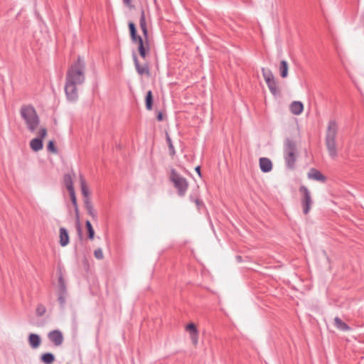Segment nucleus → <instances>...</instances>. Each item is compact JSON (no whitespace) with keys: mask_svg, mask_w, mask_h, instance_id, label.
<instances>
[{"mask_svg":"<svg viewBox=\"0 0 364 364\" xmlns=\"http://www.w3.org/2000/svg\"><path fill=\"white\" fill-rule=\"evenodd\" d=\"M85 63L84 59L78 56L77 60L68 68L65 81L74 84L82 85L85 80Z\"/></svg>","mask_w":364,"mask_h":364,"instance_id":"nucleus-1","label":"nucleus"},{"mask_svg":"<svg viewBox=\"0 0 364 364\" xmlns=\"http://www.w3.org/2000/svg\"><path fill=\"white\" fill-rule=\"evenodd\" d=\"M20 114L27 129L31 132H34L40 124V119L35 108L31 105H23L21 107Z\"/></svg>","mask_w":364,"mask_h":364,"instance_id":"nucleus-2","label":"nucleus"},{"mask_svg":"<svg viewBox=\"0 0 364 364\" xmlns=\"http://www.w3.org/2000/svg\"><path fill=\"white\" fill-rule=\"evenodd\" d=\"M337 132L338 127L336 122L333 120H331L328 122L326 134V146L328 155L332 159H335L338 156L336 142Z\"/></svg>","mask_w":364,"mask_h":364,"instance_id":"nucleus-3","label":"nucleus"},{"mask_svg":"<svg viewBox=\"0 0 364 364\" xmlns=\"http://www.w3.org/2000/svg\"><path fill=\"white\" fill-rule=\"evenodd\" d=\"M296 142L289 138H287L284 143V157L287 166L293 169L296 160Z\"/></svg>","mask_w":364,"mask_h":364,"instance_id":"nucleus-4","label":"nucleus"},{"mask_svg":"<svg viewBox=\"0 0 364 364\" xmlns=\"http://www.w3.org/2000/svg\"><path fill=\"white\" fill-rule=\"evenodd\" d=\"M171 180L174 184V187L178 191L180 196H184L188 187L187 180L178 174L175 170L171 171Z\"/></svg>","mask_w":364,"mask_h":364,"instance_id":"nucleus-5","label":"nucleus"},{"mask_svg":"<svg viewBox=\"0 0 364 364\" xmlns=\"http://www.w3.org/2000/svg\"><path fill=\"white\" fill-rule=\"evenodd\" d=\"M299 193L302 195L301 202L303 207V213L306 215L309 213L311 205L313 203L309 190L305 186H301L299 189Z\"/></svg>","mask_w":364,"mask_h":364,"instance_id":"nucleus-6","label":"nucleus"},{"mask_svg":"<svg viewBox=\"0 0 364 364\" xmlns=\"http://www.w3.org/2000/svg\"><path fill=\"white\" fill-rule=\"evenodd\" d=\"M78 85H77V84H74V83H71V82L65 81V92L67 99L69 101L75 102L77 100L78 93H77V87Z\"/></svg>","mask_w":364,"mask_h":364,"instance_id":"nucleus-7","label":"nucleus"},{"mask_svg":"<svg viewBox=\"0 0 364 364\" xmlns=\"http://www.w3.org/2000/svg\"><path fill=\"white\" fill-rule=\"evenodd\" d=\"M132 58L134 63L135 68L138 74H139L140 75H146L149 76L150 75L149 64L147 63H145L143 65H140L136 54L135 53H133Z\"/></svg>","mask_w":364,"mask_h":364,"instance_id":"nucleus-8","label":"nucleus"},{"mask_svg":"<svg viewBox=\"0 0 364 364\" xmlns=\"http://www.w3.org/2000/svg\"><path fill=\"white\" fill-rule=\"evenodd\" d=\"M48 338L55 346H59L63 342V335L60 330H53L48 334Z\"/></svg>","mask_w":364,"mask_h":364,"instance_id":"nucleus-9","label":"nucleus"},{"mask_svg":"<svg viewBox=\"0 0 364 364\" xmlns=\"http://www.w3.org/2000/svg\"><path fill=\"white\" fill-rule=\"evenodd\" d=\"M308 178L322 183H325L326 181V177L322 174L321 171L314 168H311L309 171Z\"/></svg>","mask_w":364,"mask_h":364,"instance_id":"nucleus-10","label":"nucleus"},{"mask_svg":"<svg viewBox=\"0 0 364 364\" xmlns=\"http://www.w3.org/2000/svg\"><path fill=\"white\" fill-rule=\"evenodd\" d=\"M59 234L60 245L62 247H65L70 242V237L67 229L63 227L60 228Z\"/></svg>","mask_w":364,"mask_h":364,"instance_id":"nucleus-11","label":"nucleus"},{"mask_svg":"<svg viewBox=\"0 0 364 364\" xmlns=\"http://www.w3.org/2000/svg\"><path fill=\"white\" fill-rule=\"evenodd\" d=\"M259 167L263 173H268L272 169V163L269 159L262 157L259 159Z\"/></svg>","mask_w":364,"mask_h":364,"instance_id":"nucleus-12","label":"nucleus"},{"mask_svg":"<svg viewBox=\"0 0 364 364\" xmlns=\"http://www.w3.org/2000/svg\"><path fill=\"white\" fill-rule=\"evenodd\" d=\"M41 343V338L38 334L32 333L28 335V343L32 348H38L40 346Z\"/></svg>","mask_w":364,"mask_h":364,"instance_id":"nucleus-13","label":"nucleus"},{"mask_svg":"<svg viewBox=\"0 0 364 364\" xmlns=\"http://www.w3.org/2000/svg\"><path fill=\"white\" fill-rule=\"evenodd\" d=\"M304 109L303 104L299 101H294L290 105V111L295 115L300 114Z\"/></svg>","mask_w":364,"mask_h":364,"instance_id":"nucleus-14","label":"nucleus"},{"mask_svg":"<svg viewBox=\"0 0 364 364\" xmlns=\"http://www.w3.org/2000/svg\"><path fill=\"white\" fill-rule=\"evenodd\" d=\"M139 25H140V28H141V30L143 33L144 38H147L148 29H147V26H146V18H145V14H144V10H141V11Z\"/></svg>","mask_w":364,"mask_h":364,"instance_id":"nucleus-15","label":"nucleus"},{"mask_svg":"<svg viewBox=\"0 0 364 364\" xmlns=\"http://www.w3.org/2000/svg\"><path fill=\"white\" fill-rule=\"evenodd\" d=\"M31 149L34 151H38L43 149V141L41 138H34L30 141Z\"/></svg>","mask_w":364,"mask_h":364,"instance_id":"nucleus-16","label":"nucleus"},{"mask_svg":"<svg viewBox=\"0 0 364 364\" xmlns=\"http://www.w3.org/2000/svg\"><path fill=\"white\" fill-rule=\"evenodd\" d=\"M262 73L267 85L275 79L272 72L268 68H262Z\"/></svg>","mask_w":364,"mask_h":364,"instance_id":"nucleus-17","label":"nucleus"},{"mask_svg":"<svg viewBox=\"0 0 364 364\" xmlns=\"http://www.w3.org/2000/svg\"><path fill=\"white\" fill-rule=\"evenodd\" d=\"M41 361L44 364H52L55 360V355L52 353H45L41 355Z\"/></svg>","mask_w":364,"mask_h":364,"instance_id":"nucleus-18","label":"nucleus"},{"mask_svg":"<svg viewBox=\"0 0 364 364\" xmlns=\"http://www.w3.org/2000/svg\"><path fill=\"white\" fill-rule=\"evenodd\" d=\"M334 325L338 329L342 331H348L350 329V328L339 317H336L334 318Z\"/></svg>","mask_w":364,"mask_h":364,"instance_id":"nucleus-19","label":"nucleus"},{"mask_svg":"<svg viewBox=\"0 0 364 364\" xmlns=\"http://www.w3.org/2000/svg\"><path fill=\"white\" fill-rule=\"evenodd\" d=\"M85 203V208L87 210L88 214L93 218L96 219L97 215L96 212L95 211L93 206L90 202V199H85L84 200Z\"/></svg>","mask_w":364,"mask_h":364,"instance_id":"nucleus-20","label":"nucleus"},{"mask_svg":"<svg viewBox=\"0 0 364 364\" xmlns=\"http://www.w3.org/2000/svg\"><path fill=\"white\" fill-rule=\"evenodd\" d=\"M63 182L68 189V193L75 191L73 178L70 174H65L63 177Z\"/></svg>","mask_w":364,"mask_h":364,"instance_id":"nucleus-21","label":"nucleus"},{"mask_svg":"<svg viewBox=\"0 0 364 364\" xmlns=\"http://www.w3.org/2000/svg\"><path fill=\"white\" fill-rule=\"evenodd\" d=\"M289 65L288 63L283 60L280 62L279 65V73L282 78H285L288 76Z\"/></svg>","mask_w":364,"mask_h":364,"instance_id":"nucleus-22","label":"nucleus"},{"mask_svg":"<svg viewBox=\"0 0 364 364\" xmlns=\"http://www.w3.org/2000/svg\"><path fill=\"white\" fill-rule=\"evenodd\" d=\"M267 87H268L270 92L274 96L279 95L280 90L278 87V82L275 79L273 81H272L269 84H268Z\"/></svg>","mask_w":364,"mask_h":364,"instance_id":"nucleus-23","label":"nucleus"},{"mask_svg":"<svg viewBox=\"0 0 364 364\" xmlns=\"http://www.w3.org/2000/svg\"><path fill=\"white\" fill-rule=\"evenodd\" d=\"M80 186H81V191L85 199H90L89 198V190L87 187L86 182L83 178L82 176H80Z\"/></svg>","mask_w":364,"mask_h":364,"instance_id":"nucleus-24","label":"nucleus"},{"mask_svg":"<svg viewBox=\"0 0 364 364\" xmlns=\"http://www.w3.org/2000/svg\"><path fill=\"white\" fill-rule=\"evenodd\" d=\"M146 108L148 110L152 109L153 107V95L151 90H149L146 93L145 98Z\"/></svg>","mask_w":364,"mask_h":364,"instance_id":"nucleus-25","label":"nucleus"},{"mask_svg":"<svg viewBox=\"0 0 364 364\" xmlns=\"http://www.w3.org/2000/svg\"><path fill=\"white\" fill-rule=\"evenodd\" d=\"M138 50H139L140 56L142 58L145 59L146 57L147 56V55L149 54V46L147 45V46L145 47L144 43H141V45L138 46Z\"/></svg>","mask_w":364,"mask_h":364,"instance_id":"nucleus-26","label":"nucleus"},{"mask_svg":"<svg viewBox=\"0 0 364 364\" xmlns=\"http://www.w3.org/2000/svg\"><path fill=\"white\" fill-rule=\"evenodd\" d=\"M69 194L70 196V200H71L72 204L73 205V206L75 208L76 216H77V218H78L79 217V210H78L77 198H76L75 191L69 192Z\"/></svg>","mask_w":364,"mask_h":364,"instance_id":"nucleus-27","label":"nucleus"},{"mask_svg":"<svg viewBox=\"0 0 364 364\" xmlns=\"http://www.w3.org/2000/svg\"><path fill=\"white\" fill-rule=\"evenodd\" d=\"M85 227L87 230V236L90 240H92L95 236V230L92 228L91 223L89 220L85 222Z\"/></svg>","mask_w":364,"mask_h":364,"instance_id":"nucleus-28","label":"nucleus"},{"mask_svg":"<svg viewBox=\"0 0 364 364\" xmlns=\"http://www.w3.org/2000/svg\"><path fill=\"white\" fill-rule=\"evenodd\" d=\"M166 141H167L168 146L169 154L171 156H174L176 154V151H175L174 146L173 145L171 139L169 136V135L167 134H166Z\"/></svg>","mask_w":364,"mask_h":364,"instance_id":"nucleus-29","label":"nucleus"},{"mask_svg":"<svg viewBox=\"0 0 364 364\" xmlns=\"http://www.w3.org/2000/svg\"><path fill=\"white\" fill-rule=\"evenodd\" d=\"M46 312V308L44 305L42 304H38L36 309V314L37 316H43Z\"/></svg>","mask_w":364,"mask_h":364,"instance_id":"nucleus-30","label":"nucleus"},{"mask_svg":"<svg viewBox=\"0 0 364 364\" xmlns=\"http://www.w3.org/2000/svg\"><path fill=\"white\" fill-rule=\"evenodd\" d=\"M58 286H59L58 292L67 293L65 284L64 279L62 276L59 277Z\"/></svg>","mask_w":364,"mask_h":364,"instance_id":"nucleus-31","label":"nucleus"},{"mask_svg":"<svg viewBox=\"0 0 364 364\" xmlns=\"http://www.w3.org/2000/svg\"><path fill=\"white\" fill-rule=\"evenodd\" d=\"M66 294L67 293H60L58 292V300L60 303V308L62 309H64L65 304V299H66Z\"/></svg>","mask_w":364,"mask_h":364,"instance_id":"nucleus-32","label":"nucleus"},{"mask_svg":"<svg viewBox=\"0 0 364 364\" xmlns=\"http://www.w3.org/2000/svg\"><path fill=\"white\" fill-rule=\"evenodd\" d=\"M130 37H131L132 42L134 43H138V46L141 45V43H144L143 38H141V36L137 35V33L134 34V35H132V36H130Z\"/></svg>","mask_w":364,"mask_h":364,"instance_id":"nucleus-33","label":"nucleus"},{"mask_svg":"<svg viewBox=\"0 0 364 364\" xmlns=\"http://www.w3.org/2000/svg\"><path fill=\"white\" fill-rule=\"evenodd\" d=\"M186 330L189 332L190 334H197L198 330L194 323H189L186 326Z\"/></svg>","mask_w":364,"mask_h":364,"instance_id":"nucleus-34","label":"nucleus"},{"mask_svg":"<svg viewBox=\"0 0 364 364\" xmlns=\"http://www.w3.org/2000/svg\"><path fill=\"white\" fill-rule=\"evenodd\" d=\"M47 149L50 152H53V153L57 152V149L55 146V143L52 140L48 141V145H47Z\"/></svg>","mask_w":364,"mask_h":364,"instance_id":"nucleus-35","label":"nucleus"},{"mask_svg":"<svg viewBox=\"0 0 364 364\" xmlns=\"http://www.w3.org/2000/svg\"><path fill=\"white\" fill-rule=\"evenodd\" d=\"M130 36L136 34V28L133 22H129L128 24Z\"/></svg>","mask_w":364,"mask_h":364,"instance_id":"nucleus-36","label":"nucleus"},{"mask_svg":"<svg viewBox=\"0 0 364 364\" xmlns=\"http://www.w3.org/2000/svg\"><path fill=\"white\" fill-rule=\"evenodd\" d=\"M94 255L97 259H102L104 257L102 250L101 248L95 250L94 252Z\"/></svg>","mask_w":364,"mask_h":364,"instance_id":"nucleus-37","label":"nucleus"},{"mask_svg":"<svg viewBox=\"0 0 364 364\" xmlns=\"http://www.w3.org/2000/svg\"><path fill=\"white\" fill-rule=\"evenodd\" d=\"M47 135V129L44 127L40 129L37 138H41L43 141V138Z\"/></svg>","mask_w":364,"mask_h":364,"instance_id":"nucleus-38","label":"nucleus"},{"mask_svg":"<svg viewBox=\"0 0 364 364\" xmlns=\"http://www.w3.org/2000/svg\"><path fill=\"white\" fill-rule=\"evenodd\" d=\"M191 341L193 344L196 345L198 343V333L197 334H190Z\"/></svg>","mask_w":364,"mask_h":364,"instance_id":"nucleus-39","label":"nucleus"},{"mask_svg":"<svg viewBox=\"0 0 364 364\" xmlns=\"http://www.w3.org/2000/svg\"><path fill=\"white\" fill-rule=\"evenodd\" d=\"M156 119L159 122L163 121L164 115H163V113L161 112H158L157 116H156Z\"/></svg>","mask_w":364,"mask_h":364,"instance_id":"nucleus-40","label":"nucleus"},{"mask_svg":"<svg viewBox=\"0 0 364 364\" xmlns=\"http://www.w3.org/2000/svg\"><path fill=\"white\" fill-rule=\"evenodd\" d=\"M194 202L196 203V204L197 205L198 207H199L200 205L203 204V202L198 198H196V200H194Z\"/></svg>","mask_w":364,"mask_h":364,"instance_id":"nucleus-41","label":"nucleus"},{"mask_svg":"<svg viewBox=\"0 0 364 364\" xmlns=\"http://www.w3.org/2000/svg\"><path fill=\"white\" fill-rule=\"evenodd\" d=\"M195 170H196V173L198 174V176H201L200 167L199 166H198L195 168Z\"/></svg>","mask_w":364,"mask_h":364,"instance_id":"nucleus-42","label":"nucleus"},{"mask_svg":"<svg viewBox=\"0 0 364 364\" xmlns=\"http://www.w3.org/2000/svg\"><path fill=\"white\" fill-rule=\"evenodd\" d=\"M123 1L127 6H131L132 0H123Z\"/></svg>","mask_w":364,"mask_h":364,"instance_id":"nucleus-43","label":"nucleus"},{"mask_svg":"<svg viewBox=\"0 0 364 364\" xmlns=\"http://www.w3.org/2000/svg\"><path fill=\"white\" fill-rule=\"evenodd\" d=\"M77 230L79 232V234L81 235V229L80 226L77 227Z\"/></svg>","mask_w":364,"mask_h":364,"instance_id":"nucleus-44","label":"nucleus"},{"mask_svg":"<svg viewBox=\"0 0 364 364\" xmlns=\"http://www.w3.org/2000/svg\"><path fill=\"white\" fill-rule=\"evenodd\" d=\"M237 260H240L241 259V257L240 256H237Z\"/></svg>","mask_w":364,"mask_h":364,"instance_id":"nucleus-45","label":"nucleus"}]
</instances>
